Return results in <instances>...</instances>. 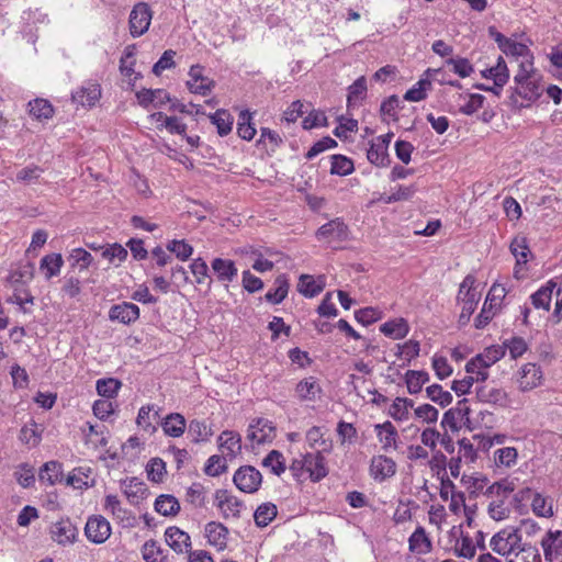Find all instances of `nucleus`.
Returning a JSON list of instances; mask_svg holds the SVG:
<instances>
[{
	"label": "nucleus",
	"mask_w": 562,
	"mask_h": 562,
	"mask_svg": "<svg viewBox=\"0 0 562 562\" xmlns=\"http://www.w3.org/2000/svg\"><path fill=\"white\" fill-rule=\"evenodd\" d=\"M516 490L514 480L502 479L490 485L484 495L491 501L487 506L490 517L496 521L504 520L510 515L508 498Z\"/></svg>",
	"instance_id": "obj_1"
},
{
	"label": "nucleus",
	"mask_w": 562,
	"mask_h": 562,
	"mask_svg": "<svg viewBox=\"0 0 562 562\" xmlns=\"http://www.w3.org/2000/svg\"><path fill=\"white\" fill-rule=\"evenodd\" d=\"M514 81L516 87L510 95L513 104L517 103V95L529 102H533L539 99L544 91L541 85V75L533 68L532 63H522L514 77Z\"/></svg>",
	"instance_id": "obj_2"
},
{
	"label": "nucleus",
	"mask_w": 562,
	"mask_h": 562,
	"mask_svg": "<svg viewBox=\"0 0 562 562\" xmlns=\"http://www.w3.org/2000/svg\"><path fill=\"white\" fill-rule=\"evenodd\" d=\"M476 279L468 274L460 284L458 300L462 303V311L459 316V324L465 325L474 313L480 301V292L475 288Z\"/></svg>",
	"instance_id": "obj_3"
},
{
	"label": "nucleus",
	"mask_w": 562,
	"mask_h": 562,
	"mask_svg": "<svg viewBox=\"0 0 562 562\" xmlns=\"http://www.w3.org/2000/svg\"><path fill=\"white\" fill-rule=\"evenodd\" d=\"M349 234L348 226L340 218H335L317 229L316 238L326 241L333 248H337L338 244L349 239Z\"/></svg>",
	"instance_id": "obj_4"
},
{
	"label": "nucleus",
	"mask_w": 562,
	"mask_h": 562,
	"mask_svg": "<svg viewBox=\"0 0 562 562\" xmlns=\"http://www.w3.org/2000/svg\"><path fill=\"white\" fill-rule=\"evenodd\" d=\"M151 19L153 11L149 4L146 2L136 3L130 13V34L133 37H139L145 34L150 26Z\"/></svg>",
	"instance_id": "obj_5"
},
{
	"label": "nucleus",
	"mask_w": 562,
	"mask_h": 562,
	"mask_svg": "<svg viewBox=\"0 0 562 562\" xmlns=\"http://www.w3.org/2000/svg\"><path fill=\"white\" fill-rule=\"evenodd\" d=\"M521 538L516 529L506 528L495 533L491 541V549L501 555H512L518 548Z\"/></svg>",
	"instance_id": "obj_6"
},
{
	"label": "nucleus",
	"mask_w": 562,
	"mask_h": 562,
	"mask_svg": "<svg viewBox=\"0 0 562 562\" xmlns=\"http://www.w3.org/2000/svg\"><path fill=\"white\" fill-rule=\"evenodd\" d=\"M85 533L91 542L101 544L111 536L110 522L101 515L91 516L86 522Z\"/></svg>",
	"instance_id": "obj_7"
},
{
	"label": "nucleus",
	"mask_w": 562,
	"mask_h": 562,
	"mask_svg": "<svg viewBox=\"0 0 562 562\" xmlns=\"http://www.w3.org/2000/svg\"><path fill=\"white\" fill-rule=\"evenodd\" d=\"M518 387L521 392L531 391L541 385L543 373L540 366L536 363L524 364L518 372Z\"/></svg>",
	"instance_id": "obj_8"
},
{
	"label": "nucleus",
	"mask_w": 562,
	"mask_h": 562,
	"mask_svg": "<svg viewBox=\"0 0 562 562\" xmlns=\"http://www.w3.org/2000/svg\"><path fill=\"white\" fill-rule=\"evenodd\" d=\"M544 559L549 562H562V531H549L541 540Z\"/></svg>",
	"instance_id": "obj_9"
},
{
	"label": "nucleus",
	"mask_w": 562,
	"mask_h": 562,
	"mask_svg": "<svg viewBox=\"0 0 562 562\" xmlns=\"http://www.w3.org/2000/svg\"><path fill=\"white\" fill-rule=\"evenodd\" d=\"M370 475L379 482L392 477L396 472V463L385 456H374L370 463Z\"/></svg>",
	"instance_id": "obj_10"
},
{
	"label": "nucleus",
	"mask_w": 562,
	"mask_h": 562,
	"mask_svg": "<svg viewBox=\"0 0 562 562\" xmlns=\"http://www.w3.org/2000/svg\"><path fill=\"white\" fill-rule=\"evenodd\" d=\"M50 535L54 541L66 546L75 542L78 529L69 519H60L52 526Z\"/></svg>",
	"instance_id": "obj_11"
},
{
	"label": "nucleus",
	"mask_w": 562,
	"mask_h": 562,
	"mask_svg": "<svg viewBox=\"0 0 562 562\" xmlns=\"http://www.w3.org/2000/svg\"><path fill=\"white\" fill-rule=\"evenodd\" d=\"M476 397L482 403L496 405L498 407H508L510 404L507 392L499 387H491L487 385L477 387Z\"/></svg>",
	"instance_id": "obj_12"
},
{
	"label": "nucleus",
	"mask_w": 562,
	"mask_h": 562,
	"mask_svg": "<svg viewBox=\"0 0 562 562\" xmlns=\"http://www.w3.org/2000/svg\"><path fill=\"white\" fill-rule=\"evenodd\" d=\"M165 540L178 554L187 552L191 548V538L189 533L177 526H171L166 529Z\"/></svg>",
	"instance_id": "obj_13"
},
{
	"label": "nucleus",
	"mask_w": 562,
	"mask_h": 562,
	"mask_svg": "<svg viewBox=\"0 0 562 562\" xmlns=\"http://www.w3.org/2000/svg\"><path fill=\"white\" fill-rule=\"evenodd\" d=\"M139 317V307L130 302L113 305L109 311V318L128 325Z\"/></svg>",
	"instance_id": "obj_14"
},
{
	"label": "nucleus",
	"mask_w": 562,
	"mask_h": 562,
	"mask_svg": "<svg viewBox=\"0 0 562 562\" xmlns=\"http://www.w3.org/2000/svg\"><path fill=\"white\" fill-rule=\"evenodd\" d=\"M100 97V86L97 82L88 81L72 93V101L82 106H92Z\"/></svg>",
	"instance_id": "obj_15"
},
{
	"label": "nucleus",
	"mask_w": 562,
	"mask_h": 562,
	"mask_svg": "<svg viewBox=\"0 0 562 562\" xmlns=\"http://www.w3.org/2000/svg\"><path fill=\"white\" fill-rule=\"evenodd\" d=\"M215 501L225 518H236L239 516L243 503L227 491L218 490L215 494Z\"/></svg>",
	"instance_id": "obj_16"
},
{
	"label": "nucleus",
	"mask_w": 562,
	"mask_h": 562,
	"mask_svg": "<svg viewBox=\"0 0 562 562\" xmlns=\"http://www.w3.org/2000/svg\"><path fill=\"white\" fill-rule=\"evenodd\" d=\"M273 438L274 427L266 419H258L256 425L248 427V440H250L252 445L270 442Z\"/></svg>",
	"instance_id": "obj_17"
},
{
	"label": "nucleus",
	"mask_w": 562,
	"mask_h": 562,
	"mask_svg": "<svg viewBox=\"0 0 562 562\" xmlns=\"http://www.w3.org/2000/svg\"><path fill=\"white\" fill-rule=\"evenodd\" d=\"M306 472L313 482H319L328 474L324 456L317 451L315 453H306Z\"/></svg>",
	"instance_id": "obj_18"
},
{
	"label": "nucleus",
	"mask_w": 562,
	"mask_h": 562,
	"mask_svg": "<svg viewBox=\"0 0 562 562\" xmlns=\"http://www.w3.org/2000/svg\"><path fill=\"white\" fill-rule=\"evenodd\" d=\"M154 408V405L142 406L136 418L137 425L148 434H154L157 430L155 424L160 419L159 411Z\"/></svg>",
	"instance_id": "obj_19"
},
{
	"label": "nucleus",
	"mask_w": 562,
	"mask_h": 562,
	"mask_svg": "<svg viewBox=\"0 0 562 562\" xmlns=\"http://www.w3.org/2000/svg\"><path fill=\"white\" fill-rule=\"evenodd\" d=\"M160 424L164 432L173 438L182 436L187 427L186 418L179 413L167 415Z\"/></svg>",
	"instance_id": "obj_20"
},
{
	"label": "nucleus",
	"mask_w": 562,
	"mask_h": 562,
	"mask_svg": "<svg viewBox=\"0 0 562 562\" xmlns=\"http://www.w3.org/2000/svg\"><path fill=\"white\" fill-rule=\"evenodd\" d=\"M488 34L497 43L499 49L506 55H521L522 50L526 48L525 45L516 43L504 36L495 26L488 27Z\"/></svg>",
	"instance_id": "obj_21"
},
{
	"label": "nucleus",
	"mask_w": 562,
	"mask_h": 562,
	"mask_svg": "<svg viewBox=\"0 0 562 562\" xmlns=\"http://www.w3.org/2000/svg\"><path fill=\"white\" fill-rule=\"evenodd\" d=\"M409 551L416 554H426L431 551V540L424 527H417L408 539Z\"/></svg>",
	"instance_id": "obj_22"
},
{
	"label": "nucleus",
	"mask_w": 562,
	"mask_h": 562,
	"mask_svg": "<svg viewBox=\"0 0 562 562\" xmlns=\"http://www.w3.org/2000/svg\"><path fill=\"white\" fill-rule=\"evenodd\" d=\"M555 285V282L550 280L546 283V285L541 286L537 292H535L530 296L531 304L533 305L535 308L543 310L546 312L550 310L552 294Z\"/></svg>",
	"instance_id": "obj_23"
},
{
	"label": "nucleus",
	"mask_w": 562,
	"mask_h": 562,
	"mask_svg": "<svg viewBox=\"0 0 562 562\" xmlns=\"http://www.w3.org/2000/svg\"><path fill=\"white\" fill-rule=\"evenodd\" d=\"M220 448L224 454L235 458L241 451V438L233 431H224L220 436Z\"/></svg>",
	"instance_id": "obj_24"
},
{
	"label": "nucleus",
	"mask_w": 562,
	"mask_h": 562,
	"mask_svg": "<svg viewBox=\"0 0 562 562\" xmlns=\"http://www.w3.org/2000/svg\"><path fill=\"white\" fill-rule=\"evenodd\" d=\"M212 269L222 282H231L237 277V268L229 259L216 258L212 261Z\"/></svg>",
	"instance_id": "obj_25"
},
{
	"label": "nucleus",
	"mask_w": 562,
	"mask_h": 562,
	"mask_svg": "<svg viewBox=\"0 0 562 562\" xmlns=\"http://www.w3.org/2000/svg\"><path fill=\"white\" fill-rule=\"evenodd\" d=\"M380 331L392 339H402L408 334L409 326L406 319L401 317L382 324Z\"/></svg>",
	"instance_id": "obj_26"
},
{
	"label": "nucleus",
	"mask_w": 562,
	"mask_h": 562,
	"mask_svg": "<svg viewBox=\"0 0 562 562\" xmlns=\"http://www.w3.org/2000/svg\"><path fill=\"white\" fill-rule=\"evenodd\" d=\"M295 392L302 401H315L322 392L314 376L306 378L296 384Z\"/></svg>",
	"instance_id": "obj_27"
},
{
	"label": "nucleus",
	"mask_w": 562,
	"mask_h": 562,
	"mask_svg": "<svg viewBox=\"0 0 562 562\" xmlns=\"http://www.w3.org/2000/svg\"><path fill=\"white\" fill-rule=\"evenodd\" d=\"M375 431L384 451L396 448L397 431L391 422L375 425Z\"/></svg>",
	"instance_id": "obj_28"
},
{
	"label": "nucleus",
	"mask_w": 562,
	"mask_h": 562,
	"mask_svg": "<svg viewBox=\"0 0 562 562\" xmlns=\"http://www.w3.org/2000/svg\"><path fill=\"white\" fill-rule=\"evenodd\" d=\"M482 76L484 78H492L495 86H497L498 89H502L509 78L507 65L503 57H498L495 66L483 70Z\"/></svg>",
	"instance_id": "obj_29"
},
{
	"label": "nucleus",
	"mask_w": 562,
	"mask_h": 562,
	"mask_svg": "<svg viewBox=\"0 0 562 562\" xmlns=\"http://www.w3.org/2000/svg\"><path fill=\"white\" fill-rule=\"evenodd\" d=\"M367 90V79L364 76H361L352 85L348 87V108L359 105L366 99Z\"/></svg>",
	"instance_id": "obj_30"
},
{
	"label": "nucleus",
	"mask_w": 562,
	"mask_h": 562,
	"mask_svg": "<svg viewBox=\"0 0 562 562\" xmlns=\"http://www.w3.org/2000/svg\"><path fill=\"white\" fill-rule=\"evenodd\" d=\"M64 260L60 254L46 255L41 259L40 269L44 271L47 280L60 273Z\"/></svg>",
	"instance_id": "obj_31"
},
{
	"label": "nucleus",
	"mask_w": 562,
	"mask_h": 562,
	"mask_svg": "<svg viewBox=\"0 0 562 562\" xmlns=\"http://www.w3.org/2000/svg\"><path fill=\"white\" fill-rule=\"evenodd\" d=\"M155 510L162 516H175L180 510V504L175 496L162 494L155 501Z\"/></svg>",
	"instance_id": "obj_32"
},
{
	"label": "nucleus",
	"mask_w": 562,
	"mask_h": 562,
	"mask_svg": "<svg viewBox=\"0 0 562 562\" xmlns=\"http://www.w3.org/2000/svg\"><path fill=\"white\" fill-rule=\"evenodd\" d=\"M282 142L280 135L277 132H272L269 128H261L260 138L256 142V147L270 154L276 150V148Z\"/></svg>",
	"instance_id": "obj_33"
},
{
	"label": "nucleus",
	"mask_w": 562,
	"mask_h": 562,
	"mask_svg": "<svg viewBox=\"0 0 562 562\" xmlns=\"http://www.w3.org/2000/svg\"><path fill=\"white\" fill-rule=\"evenodd\" d=\"M227 529L220 522L211 521L205 526V536L213 546L222 548L225 546Z\"/></svg>",
	"instance_id": "obj_34"
},
{
	"label": "nucleus",
	"mask_w": 562,
	"mask_h": 562,
	"mask_svg": "<svg viewBox=\"0 0 562 562\" xmlns=\"http://www.w3.org/2000/svg\"><path fill=\"white\" fill-rule=\"evenodd\" d=\"M368 160L376 167H385L390 164L386 145L372 142L367 153Z\"/></svg>",
	"instance_id": "obj_35"
},
{
	"label": "nucleus",
	"mask_w": 562,
	"mask_h": 562,
	"mask_svg": "<svg viewBox=\"0 0 562 562\" xmlns=\"http://www.w3.org/2000/svg\"><path fill=\"white\" fill-rule=\"evenodd\" d=\"M63 476V467L58 461H48L40 470V480L50 485L59 482Z\"/></svg>",
	"instance_id": "obj_36"
},
{
	"label": "nucleus",
	"mask_w": 562,
	"mask_h": 562,
	"mask_svg": "<svg viewBox=\"0 0 562 562\" xmlns=\"http://www.w3.org/2000/svg\"><path fill=\"white\" fill-rule=\"evenodd\" d=\"M278 514L277 506L272 503H263L255 510L254 519L258 527L268 526Z\"/></svg>",
	"instance_id": "obj_37"
},
{
	"label": "nucleus",
	"mask_w": 562,
	"mask_h": 562,
	"mask_svg": "<svg viewBox=\"0 0 562 562\" xmlns=\"http://www.w3.org/2000/svg\"><path fill=\"white\" fill-rule=\"evenodd\" d=\"M262 467L270 469L277 476L283 474L286 470L285 459L278 450H271L262 460Z\"/></svg>",
	"instance_id": "obj_38"
},
{
	"label": "nucleus",
	"mask_w": 562,
	"mask_h": 562,
	"mask_svg": "<svg viewBox=\"0 0 562 562\" xmlns=\"http://www.w3.org/2000/svg\"><path fill=\"white\" fill-rule=\"evenodd\" d=\"M127 250L120 244H109L102 248V258L119 267L127 258Z\"/></svg>",
	"instance_id": "obj_39"
},
{
	"label": "nucleus",
	"mask_w": 562,
	"mask_h": 562,
	"mask_svg": "<svg viewBox=\"0 0 562 562\" xmlns=\"http://www.w3.org/2000/svg\"><path fill=\"white\" fill-rule=\"evenodd\" d=\"M428 380L429 375L425 371L408 370L405 373V382L411 394L419 393Z\"/></svg>",
	"instance_id": "obj_40"
},
{
	"label": "nucleus",
	"mask_w": 562,
	"mask_h": 562,
	"mask_svg": "<svg viewBox=\"0 0 562 562\" xmlns=\"http://www.w3.org/2000/svg\"><path fill=\"white\" fill-rule=\"evenodd\" d=\"M510 252L516 258V265L526 263L528 261V255L530 249L528 246L527 238L525 236H516L509 246Z\"/></svg>",
	"instance_id": "obj_41"
},
{
	"label": "nucleus",
	"mask_w": 562,
	"mask_h": 562,
	"mask_svg": "<svg viewBox=\"0 0 562 562\" xmlns=\"http://www.w3.org/2000/svg\"><path fill=\"white\" fill-rule=\"evenodd\" d=\"M276 289L273 291H268L266 294V300L272 304L281 303L288 295L289 292V282L284 274L279 276L276 281Z\"/></svg>",
	"instance_id": "obj_42"
},
{
	"label": "nucleus",
	"mask_w": 562,
	"mask_h": 562,
	"mask_svg": "<svg viewBox=\"0 0 562 562\" xmlns=\"http://www.w3.org/2000/svg\"><path fill=\"white\" fill-rule=\"evenodd\" d=\"M143 559L146 562H168L164 550L155 540H148L142 548Z\"/></svg>",
	"instance_id": "obj_43"
},
{
	"label": "nucleus",
	"mask_w": 562,
	"mask_h": 562,
	"mask_svg": "<svg viewBox=\"0 0 562 562\" xmlns=\"http://www.w3.org/2000/svg\"><path fill=\"white\" fill-rule=\"evenodd\" d=\"M29 108L30 114L37 120H47L54 114L52 104L44 99H35L29 102Z\"/></svg>",
	"instance_id": "obj_44"
},
{
	"label": "nucleus",
	"mask_w": 562,
	"mask_h": 562,
	"mask_svg": "<svg viewBox=\"0 0 562 562\" xmlns=\"http://www.w3.org/2000/svg\"><path fill=\"white\" fill-rule=\"evenodd\" d=\"M212 124L216 125L221 136L227 135L232 131L233 117L225 110H217L214 114L209 115Z\"/></svg>",
	"instance_id": "obj_45"
},
{
	"label": "nucleus",
	"mask_w": 562,
	"mask_h": 562,
	"mask_svg": "<svg viewBox=\"0 0 562 562\" xmlns=\"http://www.w3.org/2000/svg\"><path fill=\"white\" fill-rule=\"evenodd\" d=\"M414 402L408 398L396 397L390 407L389 414L396 420H407L409 408L413 407Z\"/></svg>",
	"instance_id": "obj_46"
},
{
	"label": "nucleus",
	"mask_w": 562,
	"mask_h": 562,
	"mask_svg": "<svg viewBox=\"0 0 562 562\" xmlns=\"http://www.w3.org/2000/svg\"><path fill=\"white\" fill-rule=\"evenodd\" d=\"M297 291L306 297H314L323 291V285L316 283L310 274H302L299 280Z\"/></svg>",
	"instance_id": "obj_47"
},
{
	"label": "nucleus",
	"mask_w": 562,
	"mask_h": 562,
	"mask_svg": "<svg viewBox=\"0 0 562 562\" xmlns=\"http://www.w3.org/2000/svg\"><path fill=\"white\" fill-rule=\"evenodd\" d=\"M355 170L353 161L342 155L331 156V175L348 176Z\"/></svg>",
	"instance_id": "obj_48"
},
{
	"label": "nucleus",
	"mask_w": 562,
	"mask_h": 562,
	"mask_svg": "<svg viewBox=\"0 0 562 562\" xmlns=\"http://www.w3.org/2000/svg\"><path fill=\"white\" fill-rule=\"evenodd\" d=\"M121 385L122 383L113 378L100 379L97 381V392L99 395L109 400L117 394Z\"/></svg>",
	"instance_id": "obj_49"
},
{
	"label": "nucleus",
	"mask_w": 562,
	"mask_h": 562,
	"mask_svg": "<svg viewBox=\"0 0 562 562\" xmlns=\"http://www.w3.org/2000/svg\"><path fill=\"white\" fill-rule=\"evenodd\" d=\"M508 562H541V557L536 547L528 544L515 552Z\"/></svg>",
	"instance_id": "obj_50"
},
{
	"label": "nucleus",
	"mask_w": 562,
	"mask_h": 562,
	"mask_svg": "<svg viewBox=\"0 0 562 562\" xmlns=\"http://www.w3.org/2000/svg\"><path fill=\"white\" fill-rule=\"evenodd\" d=\"M189 435L195 442L205 441L212 436V430L205 422L194 419L189 424Z\"/></svg>",
	"instance_id": "obj_51"
},
{
	"label": "nucleus",
	"mask_w": 562,
	"mask_h": 562,
	"mask_svg": "<svg viewBox=\"0 0 562 562\" xmlns=\"http://www.w3.org/2000/svg\"><path fill=\"white\" fill-rule=\"evenodd\" d=\"M427 396L441 407H446L452 402V395L448 391H443L439 384H432L426 389Z\"/></svg>",
	"instance_id": "obj_52"
},
{
	"label": "nucleus",
	"mask_w": 562,
	"mask_h": 562,
	"mask_svg": "<svg viewBox=\"0 0 562 562\" xmlns=\"http://www.w3.org/2000/svg\"><path fill=\"white\" fill-rule=\"evenodd\" d=\"M476 356L477 360L483 361L484 366L488 369L505 356V348L499 345L491 346L485 348L482 353Z\"/></svg>",
	"instance_id": "obj_53"
},
{
	"label": "nucleus",
	"mask_w": 562,
	"mask_h": 562,
	"mask_svg": "<svg viewBox=\"0 0 562 562\" xmlns=\"http://www.w3.org/2000/svg\"><path fill=\"white\" fill-rule=\"evenodd\" d=\"M531 508L532 512L539 517H550L553 514L551 502H549L548 498L538 492H535L533 494L531 499Z\"/></svg>",
	"instance_id": "obj_54"
},
{
	"label": "nucleus",
	"mask_w": 562,
	"mask_h": 562,
	"mask_svg": "<svg viewBox=\"0 0 562 562\" xmlns=\"http://www.w3.org/2000/svg\"><path fill=\"white\" fill-rule=\"evenodd\" d=\"M20 440L33 447L40 443L41 434L38 431V426L35 422H31L22 427L20 431Z\"/></svg>",
	"instance_id": "obj_55"
},
{
	"label": "nucleus",
	"mask_w": 562,
	"mask_h": 562,
	"mask_svg": "<svg viewBox=\"0 0 562 562\" xmlns=\"http://www.w3.org/2000/svg\"><path fill=\"white\" fill-rule=\"evenodd\" d=\"M431 86L428 79H420L404 94V99L411 102H418L426 98V90Z\"/></svg>",
	"instance_id": "obj_56"
},
{
	"label": "nucleus",
	"mask_w": 562,
	"mask_h": 562,
	"mask_svg": "<svg viewBox=\"0 0 562 562\" xmlns=\"http://www.w3.org/2000/svg\"><path fill=\"white\" fill-rule=\"evenodd\" d=\"M167 249L173 252L182 261L188 260L193 254V247L186 240L173 239L168 243Z\"/></svg>",
	"instance_id": "obj_57"
},
{
	"label": "nucleus",
	"mask_w": 562,
	"mask_h": 562,
	"mask_svg": "<svg viewBox=\"0 0 562 562\" xmlns=\"http://www.w3.org/2000/svg\"><path fill=\"white\" fill-rule=\"evenodd\" d=\"M465 371L470 375L474 376L475 381H485L488 378L487 368L484 366L483 361L477 360V356L472 358L467 364H465Z\"/></svg>",
	"instance_id": "obj_58"
},
{
	"label": "nucleus",
	"mask_w": 562,
	"mask_h": 562,
	"mask_svg": "<svg viewBox=\"0 0 562 562\" xmlns=\"http://www.w3.org/2000/svg\"><path fill=\"white\" fill-rule=\"evenodd\" d=\"M146 470L148 479L158 483L162 481L166 474V464L161 459L154 458L148 462Z\"/></svg>",
	"instance_id": "obj_59"
},
{
	"label": "nucleus",
	"mask_w": 562,
	"mask_h": 562,
	"mask_svg": "<svg viewBox=\"0 0 562 562\" xmlns=\"http://www.w3.org/2000/svg\"><path fill=\"white\" fill-rule=\"evenodd\" d=\"M517 450L513 447H505L495 451V462L507 468L514 465L517 460Z\"/></svg>",
	"instance_id": "obj_60"
},
{
	"label": "nucleus",
	"mask_w": 562,
	"mask_h": 562,
	"mask_svg": "<svg viewBox=\"0 0 562 562\" xmlns=\"http://www.w3.org/2000/svg\"><path fill=\"white\" fill-rule=\"evenodd\" d=\"M103 508L110 513L113 517L123 520L126 515V510L121 506V502L116 495H106L104 498Z\"/></svg>",
	"instance_id": "obj_61"
},
{
	"label": "nucleus",
	"mask_w": 562,
	"mask_h": 562,
	"mask_svg": "<svg viewBox=\"0 0 562 562\" xmlns=\"http://www.w3.org/2000/svg\"><path fill=\"white\" fill-rule=\"evenodd\" d=\"M454 552L460 558L472 559L475 555V547L469 536H462L457 540Z\"/></svg>",
	"instance_id": "obj_62"
},
{
	"label": "nucleus",
	"mask_w": 562,
	"mask_h": 562,
	"mask_svg": "<svg viewBox=\"0 0 562 562\" xmlns=\"http://www.w3.org/2000/svg\"><path fill=\"white\" fill-rule=\"evenodd\" d=\"M503 347L509 350L510 357L517 359L527 351V342L521 337H513L512 339L505 340Z\"/></svg>",
	"instance_id": "obj_63"
},
{
	"label": "nucleus",
	"mask_w": 562,
	"mask_h": 562,
	"mask_svg": "<svg viewBox=\"0 0 562 562\" xmlns=\"http://www.w3.org/2000/svg\"><path fill=\"white\" fill-rule=\"evenodd\" d=\"M357 322L362 325H371L382 317V312L374 307H364L355 313Z\"/></svg>",
	"instance_id": "obj_64"
}]
</instances>
